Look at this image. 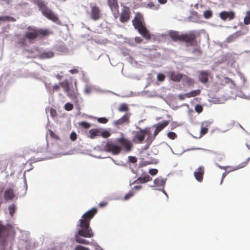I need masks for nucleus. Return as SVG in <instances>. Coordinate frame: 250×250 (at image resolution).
<instances>
[{"instance_id": "obj_16", "label": "nucleus", "mask_w": 250, "mask_h": 250, "mask_svg": "<svg viewBox=\"0 0 250 250\" xmlns=\"http://www.w3.org/2000/svg\"><path fill=\"white\" fill-rule=\"evenodd\" d=\"M152 180V178L148 174H142L141 176L138 178L133 183L144 184Z\"/></svg>"}, {"instance_id": "obj_52", "label": "nucleus", "mask_w": 250, "mask_h": 250, "mask_svg": "<svg viewBox=\"0 0 250 250\" xmlns=\"http://www.w3.org/2000/svg\"><path fill=\"white\" fill-rule=\"evenodd\" d=\"M247 162H244V163H241V164H240L238 166V167H237L235 169V170L244 167L246 166V165L247 164Z\"/></svg>"}, {"instance_id": "obj_19", "label": "nucleus", "mask_w": 250, "mask_h": 250, "mask_svg": "<svg viewBox=\"0 0 250 250\" xmlns=\"http://www.w3.org/2000/svg\"><path fill=\"white\" fill-rule=\"evenodd\" d=\"M170 78L174 82H180L183 77V75L175 72H172L170 74Z\"/></svg>"}, {"instance_id": "obj_50", "label": "nucleus", "mask_w": 250, "mask_h": 250, "mask_svg": "<svg viewBox=\"0 0 250 250\" xmlns=\"http://www.w3.org/2000/svg\"><path fill=\"white\" fill-rule=\"evenodd\" d=\"M153 164V162H151V161H146L143 162V164H142V166H146L147 165H151V164Z\"/></svg>"}, {"instance_id": "obj_30", "label": "nucleus", "mask_w": 250, "mask_h": 250, "mask_svg": "<svg viewBox=\"0 0 250 250\" xmlns=\"http://www.w3.org/2000/svg\"><path fill=\"white\" fill-rule=\"evenodd\" d=\"M110 133L107 130H104L102 132L101 131L100 136L104 138H106L110 136Z\"/></svg>"}, {"instance_id": "obj_21", "label": "nucleus", "mask_w": 250, "mask_h": 250, "mask_svg": "<svg viewBox=\"0 0 250 250\" xmlns=\"http://www.w3.org/2000/svg\"><path fill=\"white\" fill-rule=\"evenodd\" d=\"M54 56V53L52 51H45L40 55L39 58L42 59H46L52 58Z\"/></svg>"}, {"instance_id": "obj_28", "label": "nucleus", "mask_w": 250, "mask_h": 250, "mask_svg": "<svg viewBox=\"0 0 250 250\" xmlns=\"http://www.w3.org/2000/svg\"><path fill=\"white\" fill-rule=\"evenodd\" d=\"M137 160V158L135 156H129L127 158V162L129 163L136 164Z\"/></svg>"}, {"instance_id": "obj_59", "label": "nucleus", "mask_w": 250, "mask_h": 250, "mask_svg": "<svg viewBox=\"0 0 250 250\" xmlns=\"http://www.w3.org/2000/svg\"><path fill=\"white\" fill-rule=\"evenodd\" d=\"M84 92L86 93H90V89L88 88H86L84 90Z\"/></svg>"}, {"instance_id": "obj_43", "label": "nucleus", "mask_w": 250, "mask_h": 250, "mask_svg": "<svg viewBox=\"0 0 250 250\" xmlns=\"http://www.w3.org/2000/svg\"><path fill=\"white\" fill-rule=\"evenodd\" d=\"M74 250H90L88 248L84 247L81 245H78Z\"/></svg>"}, {"instance_id": "obj_15", "label": "nucleus", "mask_w": 250, "mask_h": 250, "mask_svg": "<svg viewBox=\"0 0 250 250\" xmlns=\"http://www.w3.org/2000/svg\"><path fill=\"white\" fill-rule=\"evenodd\" d=\"M169 124L168 121H165L162 123H159L155 125L156 127L155 130L154 132V137L153 139L156 137V136L158 134V133L162 130L164 128H165Z\"/></svg>"}, {"instance_id": "obj_17", "label": "nucleus", "mask_w": 250, "mask_h": 250, "mask_svg": "<svg viewBox=\"0 0 250 250\" xmlns=\"http://www.w3.org/2000/svg\"><path fill=\"white\" fill-rule=\"evenodd\" d=\"M75 88L69 89L68 92H67V95L72 100L77 99L79 93L77 87V82H75Z\"/></svg>"}, {"instance_id": "obj_4", "label": "nucleus", "mask_w": 250, "mask_h": 250, "mask_svg": "<svg viewBox=\"0 0 250 250\" xmlns=\"http://www.w3.org/2000/svg\"><path fill=\"white\" fill-rule=\"evenodd\" d=\"M28 31L25 32V38L30 42L35 40L37 38H42L43 37L48 36L52 34V32L48 29L37 28L31 26H28Z\"/></svg>"}, {"instance_id": "obj_35", "label": "nucleus", "mask_w": 250, "mask_h": 250, "mask_svg": "<svg viewBox=\"0 0 250 250\" xmlns=\"http://www.w3.org/2000/svg\"><path fill=\"white\" fill-rule=\"evenodd\" d=\"M8 209L9 210V213L11 216H12L15 213V207L14 205H10L8 207Z\"/></svg>"}, {"instance_id": "obj_38", "label": "nucleus", "mask_w": 250, "mask_h": 250, "mask_svg": "<svg viewBox=\"0 0 250 250\" xmlns=\"http://www.w3.org/2000/svg\"><path fill=\"white\" fill-rule=\"evenodd\" d=\"M208 131V128L206 127L202 126L200 130V136L206 134Z\"/></svg>"}, {"instance_id": "obj_10", "label": "nucleus", "mask_w": 250, "mask_h": 250, "mask_svg": "<svg viewBox=\"0 0 250 250\" xmlns=\"http://www.w3.org/2000/svg\"><path fill=\"white\" fill-rule=\"evenodd\" d=\"M130 12L128 7H124L120 15V21L122 23L128 21L130 19Z\"/></svg>"}, {"instance_id": "obj_18", "label": "nucleus", "mask_w": 250, "mask_h": 250, "mask_svg": "<svg viewBox=\"0 0 250 250\" xmlns=\"http://www.w3.org/2000/svg\"><path fill=\"white\" fill-rule=\"evenodd\" d=\"M209 73L207 71H201L199 72V80L203 83H206L208 81Z\"/></svg>"}, {"instance_id": "obj_13", "label": "nucleus", "mask_w": 250, "mask_h": 250, "mask_svg": "<svg viewBox=\"0 0 250 250\" xmlns=\"http://www.w3.org/2000/svg\"><path fill=\"white\" fill-rule=\"evenodd\" d=\"M130 113H127L123 115L121 118L115 121L114 123V124L116 126H119L122 125L124 124H129L130 122Z\"/></svg>"}, {"instance_id": "obj_20", "label": "nucleus", "mask_w": 250, "mask_h": 250, "mask_svg": "<svg viewBox=\"0 0 250 250\" xmlns=\"http://www.w3.org/2000/svg\"><path fill=\"white\" fill-rule=\"evenodd\" d=\"M15 196L13 190L12 189H6L4 191V198L5 200H11Z\"/></svg>"}, {"instance_id": "obj_40", "label": "nucleus", "mask_w": 250, "mask_h": 250, "mask_svg": "<svg viewBox=\"0 0 250 250\" xmlns=\"http://www.w3.org/2000/svg\"><path fill=\"white\" fill-rule=\"evenodd\" d=\"M147 6L148 7L153 9H157L158 7L156 6L152 2H149Z\"/></svg>"}, {"instance_id": "obj_25", "label": "nucleus", "mask_w": 250, "mask_h": 250, "mask_svg": "<svg viewBox=\"0 0 250 250\" xmlns=\"http://www.w3.org/2000/svg\"><path fill=\"white\" fill-rule=\"evenodd\" d=\"M183 81L185 83L187 84L188 85H191L193 84L194 83V80L192 79L191 78L188 77V76L186 75H183Z\"/></svg>"}, {"instance_id": "obj_23", "label": "nucleus", "mask_w": 250, "mask_h": 250, "mask_svg": "<svg viewBox=\"0 0 250 250\" xmlns=\"http://www.w3.org/2000/svg\"><path fill=\"white\" fill-rule=\"evenodd\" d=\"M165 183V180L161 177L157 178L154 180V184L157 187H163Z\"/></svg>"}, {"instance_id": "obj_42", "label": "nucleus", "mask_w": 250, "mask_h": 250, "mask_svg": "<svg viewBox=\"0 0 250 250\" xmlns=\"http://www.w3.org/2000/svg\"><path fill=\"white\" fill-rule=\"evenodd\" d=\"M192 53L193 54H197L198 55H201L202 54V51L201 50H200V48H194L193 51H192Z\"/></svg>"}, {"instance_id": "obj_37", "label": "nucleus", "mask_w": 250, "mask_h": 250, "mask_svg": "<svg viewBox=\"0 0 250 250\" xmlns=\"http://www.w3.org/2000/svg\"><path fill=\"white\" fill-rule=\"evenodd\" d=\"M203 110V106L200 104H197L195 107V110L198 113H200Z\"/></svg>"}, {"instance_id": "obj_11", "label": "nucleus", "mask_w": 250, "mask_h": 250, "mask_svg": "<svg viewBox=\"0 0 250 250\" xmlns=\"http://www.w3.org/2000/svg\"><path fill=\"white\" fill-rule=\"evenodd\" d=\"M205 173V167L201 166L198 167L194 172V176L196 180L199 182H202L203 180Z\"/></svg>"}, {"instance_id": "obj_22", "label": "nucleus", "mask_w": 250, "mask_h": 250, "mask_svg": "<svg viewBox=\"0 0 250 250\" xmlns=\"http://www.w3.org/2000/svg\"><path fill=\"white\" fill-rule=\"evenodd\" d=\"M89 137L91 139H93L96 136H100L101 129H92L89 130Z\"/></svg>"}, {"instance_id": "obj_44", "label": "nucleus", "mask_w": 250, "mask_h": 250, "mask_svg": "<svg viewBox=\"0 0 250 250\" xmlns=\"http://www.w3.org/2000/svg\"><path fill=\"white\" fill-rule=\"evenodd\" d=\"M244 22L246 25H248L250 23V18L247 15L244 18Z\"/></svg>"}, {"instance_id": "obj_46", "label": "nucleus", "mask_w": 250, "mask_h": 250, "mask_svg": "<svg viewBox=\"0 0 250 250\" xmlns=\"http://www.w3.org/2000/svg\"><path fill=\"white\" fill-rule=\"evenodd\" d=\"M70 139L72 141H75L77 139V135L74 132H72L70 134Z\"/></svg>"}, {"instance_id": "obj_5", "label": "nucleus", "mask_w": 250, "mask_h": 250, "mask_svg": "<svg viewBox=\"0 0 250 250\" xmlns=\"http://www.w3.org/2000/svg\"><path fill=\"white\" fill-rule=\"evenodd\" d=\"M32 1L38 6L42 14L48 19L54 22H57L59 21L57 16L47 7L44 1L42 0H32Z\"/></svg>"}, {"instance_id": "obj_9", "label": "nucleus", "mask_w": 250, "mask_h": 250, "mask_svg": "<svg viewBox=\"0 0 250 250\" xmlns=\"http://www.w3.org/2000/svg\"><path fill=\"white\" fill-rule=\"evenodd\" d=\"M108 4L113 13L114 16L117 18L119 15V5L118 0H107Z\"/></svg>"}, {"instance_id": "obj_41", "label": "nucleus", "mask_w": 250, "mask_h": 250, "mask_svg": "<svg viewBox=\"0 0 250 250\" xmlns=\"http://www.w3.org/2000/svg\"><path fill=\"white\" fill-rule=\"evenodd\" d=\"M157 79L160 82H163L165 79V76L163 74H158L157 75Z\"/></svg>"}, {"instance_id": "obj_29", "label": "nucleus", "mask_w": 250, "mask_h": 250, "mask_svg": "<svg viewBox=\"0 0 250 250\" xmlns=\"http://www.w3.org/2000/svg\"><path fill=\"white\" fill-rule=\"evenodd\" d=\"M26 39L25 38V36L23 38H20L18 42V43L21 46L26 45L27 43L26 42Z\"/></svg>"}, {"instance_id": "obj_32", "label": "nucleus", "mask_w": 250, "mask_h": 250, "mask_svg": "<svg viewBox=\"0 0 250 250\" xmlns=\"http://www.w3.org/2000/svg\"><path fill=\"white\" fill-rule=\"evenodd\" d=\"M64 108L67 111H70L73 108V105L70 103H67L64 105Z\"/></svg>"}, {"instance_id": "obj_33", "label": "nucleus", "mask_w": 250, "mask_h": 250, "mask_svg": "<svg viewBox=\"0 0 250 250\" xmlns=\"http://www.w3.org/2000/svg\"><path fill=\"white\" fill-rule=\"evenodd\" d=\"M79 125L83 127L86 128V129L89 128L91 126L90 124L89 123H88L86 122H84V121L80 123Z\"/></svg>"}, {"instance_id": "obj_60", "label": "nucleus", "mask_w": 250, "mask_h": 250, "mask_svg": "<svg viewBox=\"0 0 250 250\" xmlns=\"http://www.w3.org/2000/svg\"><path fill=\"white\" fill-rule=\"evenodd\" d=\"M225 176H226L225 173H224L223 174V175H222V180H221V184L222 183V181H223L224 178H225Z\"/></svg>"}, {"instance_id": "obj_6", "label": "nucleus", "mask_w": 250, "mask_h": 250, "mask_svg": "<svg viewBox=\"0 0 250 250\" xmlns=\"http://www.w3.org/2000/svg\"><path fill=\"white\" fill-rule=\"evenodd\" d=\"M150 133V131L146 128L141 129L140 131L136 132L132 141L135 143H142L145 140L146 135Z\"/></svg>"}, {"instance_id": "obj_53", "label": "nucleus", "mask_w": 250, "mask_h": 250, "mask_svg": "<svg viewBox=\"0 0 250 250\" xmlns=\"http://www.w3.org/2000/svg\"><path fill=\"white\" fill-rule=\"evenodd\" d=\"M142 39L139 37H136L135 38V41L137 43H140L142 42Z\"/></svg>"}, {"instance_id": "obj_47", "label": "nucleus", "mask_w": 250, "mask_h": 250, "mask_svg": "<svg viewBox=\"0 0 250 250\" xmlns=\"http://www.w3.org/2000/svg\"><path fill=\"white\" fill-rule=\"evenodd\" d=\"M50 112V115L52 117H55L57 115L56 110L53 108H51Z\"/></svg>"}, {"instance_id": "obj_31", "label": "nucleus", "mask_w": 250, "mask_h": 250, "mask_svg": "<svg viewBox=\"0 0 250 250\" xmlns=\"http://www.w3.org/2000/svg\"><path fill=\"white\" fill-rule=\"evenodd\" d=\"M134 194V191H133L132 190L129 191L128 193L126 194L125 195V196L124 197V200H127L129 199L131 197H132Z\"/></svg>"}, {"instance_id": "obj_1", "label": "nucleus", "mask_w": 250, "mask_h": 250, "mask_svg": "<svg viewBox=\"0 0 250 250\" xmlns=\"http://www.w3.org/2000/svg\"><path fill=\"white\" fill-rule=\"evenodd\" d=\"M97 212V209L95 208H92L84 213L82 219L80 220L79 226L81 229L78 230V233L75 235V241L78 243L88 245L89 242L81 237L91 238L94 236L92 230L89 226L90 221Z\"/></svg>"}, {"instance_id": "obj_3", "label": "nucleus", "mask_w": 250, "mask_h": 250, "mask_svg": "<svg viewBox=\"0 0 250 250\" xmlns=\"http://www.w3.org/2000/svg\"><path fill=\"white\" fill-rule=\"evenodd\" d=\"M132 22L135 29H137L141 35L146 39H150V34L145 26L144 18L142 14L137 13Z\"/></svg>"}, {"instance_id": "obj_55", "label": "nucleus", "mask_w": 250, "mask_h": 250, "mask_svg": "<svg viewBox=\"0 0 250 250\" xmlns=\"http://www.w3.org/2000/svg\"><path fill=\"white\" fill-rule=\"evenodd\" d=\"M158 1L160 3L164 4L167 2V0H158Z\"/></svg>"}, {"instance_id": "obj_14", "label": "nucleus", "mask_w": 250, "mask_h": 250, "mask_svg": "<svg viewBox=\"0 0 250 250\" xmlns=\"http://www.w3.org/2000/svg\"><path fill=\"white\" fill-rule=\"evenodd\" d=\"M220 17L223 21H230L235 18V13L233 11H222L220 13Z\"/></svg>"}, {"instance_id": "obj_2", "label": "nucleus", "mask_w": 250, "mask_h": 250, "mask_svg": "<svg viewBox=\"0 0 250 250\" xmlns=\"http://www.w3.org/2000/svg\"><path fill=\"white\" fill-rule=\"evenodd\" d=\"M169 35L172 41L174 42H182L187 43V46H194L197 45L198 42L196 40L197 35L190 31L188 33L180 34L179 32L170 31Z\"/></svg>"}, {"instance_id": "obj_54", "label": "nucleus", "mask_w": 250, "mask_h": 250, "mask_svg": "<svg viewBox=\"0 0 250 250\" xmlns=\"http://www.w3.org/2000/svg\"><path fill=\"white\" fill-rule=\"evenodd\" d=\"M6 168L5 164H3V162L0 161V169H4Z\"/></svg>"}, {"instance_id": "obj_24", "label": "nucleus", "mask_w": 250, "mask_h": 250, "mask_svg": "<svg viewBox=\"0 0 250 250\" xmlns=\"http://www.w3.org/2000/svg\"><path fill=\"white\" fill-rule=\"evenodd\" d=\"M201 93V90L200 89H197L195 90H193L190 92L186 93L185 94L186 96L188 98L195 97L196 96L199 95Z\"/></svg>"}, {"instance_id": "obj_26", "label": "nucleus", "mask_w": 250, "mask_h": 250, "mask_svg": "<svg viewBox=\"0 0 250 250\" xmlns=\"http://www.w3.org/2000/svg\"><path fill=\"white\" fill-rule=\"evenodd\" d=\"M60 85L62 88H63L64 91L65 92L67 93L68 92L69 89V85L68 82L67 81L60 83Z\"/></svg>"}, {"instance_id": "obj_39", "label": "nucleus", "mask_w": 250, "mask_h": 250, "mask_svg": "<svg viewBox=\"0 0 250 250\" xmlns=\"http://www.w3.org/2000/svg\"><path fill=\"white\" fill-rule=\"evenodd\" d=\"M97 121L99 123H101V124H106L107 123L108 120L106 118L101 117V118H98L97 119Z\"/></svg>"}, {"instance_id": "obj_27", "label": "nucleus", "mask_w": 250, "mask_h": 250, "mask_svg": "<svg viewBox=\"0 0 250 250\" xmlns=\"http://www.w3.org/2000/svg\"><path fill=\"white\" fill-rule=\"evenodd\" d=\"M120 112H127L129 110V107L127 104L123 103L120 105L118 108Z\"/></svg>"}, {"instance_id": "obj_58", "label": "nucleus", "mask_w": 250, "mask_h": 250, "mask_svg": "<svg viewBox=\"0 0 250 250\" xmlns=\"http://www.w3.org/2000/svg\"><path fill=\"white\" fill-rule=\"evenodd\" d=\"M56 77L59 80H61L62 78V76L60 75L59 74H57L56 75Z\"/></svg>"}, {"instance_id": "obj_49", "label": "nucleus", "mask_w": 250, "mask_h": 250, "mask_svg": "<svg viewBox=\"0 0 250 250\" xmlns=\"http://www.w3.org/2000/svg\"><path fill=\"white\" fill-rule=\"evenodd\" d=\"M10 18L8 16H1L0 17V21H9Z\"/></svg>"}, {"instance_id": "obj_57", "label": "nucleus", "mask_w": 250, "mask_h": 250, "mask_svg": "<svg viewBox=\"0 0 250 250\" xmlns=\"http://www.w3.org/2000/svg\"><path fill=\"white\" fill-rule=\"evenodd\" d=\"M107 203L106 202H102L99 204V206L100 207H103L106 206Z\"/></svg>"}, {"instance_id": "obj_45", "label": "nucleus", "mask_w": 250, "mask_h": 250, "mask_svg": "<svg viewBox=\"0 0 250 250\" xmlns=\"http://www.w3.org/2000/svg\"><path fill=\"white\" fill-rule=\"evenodd\" d=\"M158 171L157 169H150L149 170V173L151 175H155L157 174Z\"/></svg>"}, {"instance_id": "obj_34", "label": "nucleus", "mask_w": 250, "mask_h": 250, "mask_svg": "<svg viewBox=\"0 0 250 250\" xmlns=\"http://www.w3.org/2000/svg\"><path fill=\"white\" fill-rule=\"evenodd\" d=\"M212 16V14L211 11L207 10L204 12V16L206 19H209Z\"/></svg>"}, {"instance_id": "obj_48", "label": "nucleus", "mask_w": 250, "mask_h": 250, "mask_svg": "<svg viewBox=\"0 0 250 250\" xmlns=\"http://www.w3.org/2000/svg\"><path fill=\"white\" fill-rule=\"evenodd\" d=\"M69 72L72 74H75L78 73L79 72V70L77 68H74L70 70Z\"/></svg>"}, {"instance_id": "obj_7", "label": "nucleus", "mask_w": 250, "mask_h": 250, "mask_svg": "<svg viewBox=\"0 0 250 250\" xmlns=\"http://www.w3.org/2000/svg\"><path fill=\"white\" fill-rule=\"evenodd\" d=\"M106 152L112 153L114 155L119 154L122 150V147L111 142H107L104 147Z\"/></svg>"}, {"instance_id": "obj_12", "label": "nucleus", "mask_w": 250, "mask_h": 250, "mask_svg": "<svg viewBox=\"0 0 250 250\" xmlns=\"http://www.w3.org/2000/svg\"><path fill=\"white\" fill-rule=\"evenodd\" d=\"M91 18L94 21L99 20L101 17V11L99 7L96 5L91 6Z\"/></svg>"}, {"instance_id": "obj_8", "label": "nucleus", "mask_w": 250, "mask_h": 250, "mask_svg": "<svg viewBox=\"0 0 250 250\" xmlns=\"http://www.w3.org/2000/svg\"><path fill=\"white\" fill-rule=\"evenodd\" d=\"M117 142L121 145L122 149H124L126 152H130L133 147V144L131 141L124 137L119 138L117 139Z\"/></svg>"}, {"instance_id": "obj_56", "label": "nucleus", "mask_w": 250, "mask_h": 250, "mask_svg": "<svg viewBox=\"0 0 250 250\" xmlns=\"http://www.w3.org/2000/svg\"><path fill=\"white\" fill-rule=\"evenodd\" d=\"M142 188V186H134V187L133 188L134 189H137V190H139V189H141Z\"/></svg>"}, {"instance_id": "obj_36", "label": "nucleus", "mask_w": 250, "mask_h": 250, "mask_svg": "<svg viewBox=\"0 0 250 250\" xmlns=\"http://www.w3.org/2000/svg\"><path fill=\"white\" fill-rule=\"evenodd\" d=\"M177 136L176 134L173 132H169L167 133V137L171 140H174Z\"/></svg>"}, {"instance_id": "obj_61", "label": "nucleus", "mask_w": 250, "mask_h": 250, "mask_svg": "<svg viewBox=\"0 0 250 250\" xmlns=\"http://www.w3.org/2000/svg\"><path fill=\"white\" fill-rule=\"evenodd\" d=\"M246 15L250 18V11H248L246 13Z\"/></svg>"}, {"instance_id": "obj_51", "label": "nucleus", "mask_w": 250, "mask_h": 250, "mask_svg": "<svg viewBox=\"0 0 250 250\" xmlns=\"http://www.w3.org/2000/svg\"><path fill=\"white\" fill-rule=\"evenodd\" d=\"M60 89V85L59 84H55L53 86V91H58Z\"/></svg>"}]
</instances>
